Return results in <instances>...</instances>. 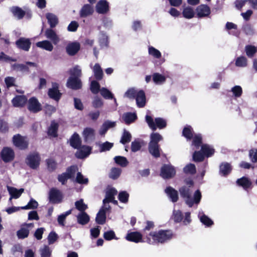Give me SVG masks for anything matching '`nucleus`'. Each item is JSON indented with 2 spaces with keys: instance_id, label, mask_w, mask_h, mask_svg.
Listing matches in <instances>:
<instances>
[{
  "instance_id": "nucleus-52",
  "label": "nucleus",
  "mask_w": 257,
  "mask_h": 257,
  "mask_svg": "<svg viewBox=\"0 0 257 257\" xmlns=\"http://www.w3.org/2000/svg\"><path fill=\"white\" fill-rule=\"evenodd\" d=\"M90 89L93 94H97L100 91V85L96 80H93L91 82Z\"/></svg>"
},
{
  "instance_id": "nucleus-26",
  "label": "nucleus",
  "mask_w": 257,
  "mask_h": 257,
  "mask_svg": "<svg viewBox=\"0 0 257 257\" xmlns=\"http://www.w3.org/2000/svg\"><path fill=\"white\" fill-rule=\"evenodd\" d=\"M165 193L173 202H176L178 200V192L172 187H167L165 189Z\"/></svg>"
},
{
  "instance_id": "nucleus-9",
  "label": "nucleus",
  "mask_w": 257,
  "mask_h": 257,
  "mask_svg": "<svg viewBox=\"0 0 257 257\" xmlns=\"http://www.w3.org/2000/svg\"><path fill=\"white\" fill-rule=\"evenodd\" d=\"M48 95L49 97L58 102L62 96V93L59 90V85L57 83H52V87L49 88L48 91Z\"/></svg>"
},
{
  "instance_id": "nucleus-2",
  "label": "nucleus",
  "mask_w": 257,
  "mask_h": 257,
  "mask_svg": "<svg viewBox=\"0 0 257 257\" xmlns=\"http://www.w3.org/2000/svg\"><path fill=\"white\" fill-rule=\"evenodd\" d=\"M145 118L149 127L153 131H156L157 127L163 129L167 126L166 121L161 117L155 118V121L150 115H147Z\"/></svg>"
},
{
  "instance_id": "nucleus-29",
  "label": "nucleus",
  "mask_w": 257,
  "mask_h": 257,
  "mask_svg": "<svg viewBox=\"0 0 257 257\" xmlns=\"http://www.w3.org/2000/svg\"><path fill=\"white\" fill-rule=\"evenodd\" d=\"M148 150L149 153L155 158H159L160 155V148L159 145L149 144Z\"/></svg>"
},
{
  "instance_id": "nucleus-21",
  "label": "nucleus",
  "mask_w": 257,
  "mask_h": 257,
  "mask_svg": "<svg viewBox=\"0 0 257 257\" xmlns=\"http://www.w3.org/2000/svg\"><path fill=\"white\" fill-rule=\"evenodd\" d=\"M27 98L25 95H17L12 100L15 107H23L27 102Z\"/></svg>"
},
{
  "instance_id": "nucleus-3",
  "label": "nucleus",
  "mask_w": 257,
  "mask_h": 257,
  "mask_svg": "<svg viewBox=\"0 0 257 257\" xmlns=\"http://www.w3.org/2000/svg\"><path fill=\"white\" fill-rule=\"evenodd\" d=\"M12 142L16 148L21 150H25L29 147V143L27 138L19 134L13 137Z\"/></svg>"
},
{
  "instance_id": "nucleus-16",
  "label": "nucleus",
  "mask_w": 257,
  "mask_h": 257,
  "mask_svg": "<svg viewBox=\"0 0 257 257\" xmlns=\"http://www.w3.org/2000/svg\"><path fill=\"white\" fill-rule=\"evenodd\" d=\"M80 49V45L77 42L69 43L66 47V51L69 56H74Z\"/></svg>"
},
{
  "instance_id": "nucleus-8",
  "label": "nucleus",
  "mask_w": 257,
  "mask_h": 257,
  "mask_svg": "<svg viewBox=\"0 0 257 257\" xmlns=\"http://www.w3.org/2000/svg\"><path fill=\"white\" fill-rule=\"evenodd\" d=\"M28 101V109L33 113H37L42 110V105L35 97H31Z\"/></svg>"
},
{
  "instance_id": "nucleus-62",
  "label": "nucleus",
  "mask_w": 257,
  "mask_h": 257,
  "mask_svg": "<svg viewBox=\"0 0 257 257\" xmlns=\"http://www.w3.org/2000/svg\"><path fill=\"white\" fill-rule=\"evenodd\" d=\"M149 54L157 59H159L162 56L161 52L152 46L149 47Z\"/></svg>"
},
{
  "instance_id": "nucleus-56",
  "label": "nucleus",
  "mask_w": 257,
  "mask_h": 257,
  "mask_svg": "<svg viewBox=\"0 0 257 257\" xmlns=\"http://www.w3.org/2000/svg\"><path fill=\"white\" fill-rule=\"evenodd\" d=\"M29 234V230L28 228L24 227L21 228L17 232V235L20 239H24L27 237Z\"/></svg>"
},
{
  "instance_id": "nucleus-61",
  "label": "nucleus",
  "mask_w": 257,
  "mask_h": 257,
  "mask_svg": "<svg viewBox=\"0 0 257 257\" xmlns=\"http://www.w3.org/2000/svg\"><path fill=\"white\" fill-rule=\"evenodd\" d=\"M75 181L80 184H87L88 183V178H84L81 172H78L75 178Z\"/></svg>"
},
{
  "instance_id": "nucleus-38",
  "label": "nucleus",
  "mask_w": 257,
  "mask_h": 257,
  "mask_svg": "<svg viewBox=\"0 0 257 257\" xmlns=\"http://www.w3.org/2000/svg\"><path fill=\"white\" fill-rule=\"evenodd\" d=\"M46 37L53 41L54 44H57L59 41V38L56 33L51 29L46 30L45 32Z\"/></svg>"
},
{
  "instance_id": "nucleus-4",
  "label": "nucleus",
  "mask_w": 257,
  "mask_h": 257,
  "mask_svg": "<svg viewBox=\"0 0 257 257\" xmlns=\"http://www.w3.org/2000/svg\"><path fill=\"white\" fill-rule=\"evenodd\" d=\"M41 157L38 153L29 154L25 160L26 164L32 169H37L40 165Z\"/></svg>"
},
{
  "instance_id": "nucleus-49",
  "label": "nucleus",
  "mask_w": 257,
  "mask_h": 257,
  "mask_svg": "<svg viewBox=\"0 0 257 257\" xmlns=\"http://www.w3.org/2000/svg\"><path fill=\"white\" fill-rule=\"evenodd\" d=\"M132 139V135L131 133L125 130H124L120 142L123 145L129 143Z\"/></svg>"
},
{
  "instance_id": "nucleus-5",
  "label": "nucleus",
  "mask_w": 257,
  "mask_h": 257,
  "mask_svg": "<svg viewBox=\"0 0 257 257\" xmlns=\"http://www.w3.org/2000/svg\"><path fill=\"white\" fill-rule=\"evenodd\" d=\"M176 173V169L173 166L164 164L161 168L160 175L164 179H169L173 178Z\"/></svg>"
},
{
  "instance_id": "nucleus-19",
  "label": "nucleus",
  "mask_w": 257,
  "mask_h": 257,
  "mask_svg": "<svg viewBox=\"0 0 257 257\" xmlns=\"http://www.w3.org/2000/svg\"><path fill=\"white\" fill-rule=\"evenodd\" d=\"M96 11L98 14H104L109 11V5L106 1L100 0L96 5Z\"/></svg>"
},
{
  "instance_id": "nucleus-51",
  "label": "nucleus",
  "mask_w": 257,
  "mask_h": 257,
  "mask_svg": "<svg viewBox=\"0 0 257 257\" xmlns=\"http://www.w3.org/2000/svg\"><path fill=\"white\" fill-rule=\"evenodd\" d=\"M38 203L34 199L31 198L28 204L26 206L21 207V209H34L37 208Z\"/></svg>"
},
{
  "instance_id": "nucleus-43",
  "label": "nucleus",
  "mask_w": 257,
  "mask_h": 257,
  "mask_svg": "<svg viewBox=\"0 0 257 257\" xmlns=\"http://www.w3.org/2000/svg\"><path fill=\"white\" fill-rule=\"evenodd\" d=\"M58 129V124L57 123L53 122L48 128V134L53 137L58 136L57 132Z\"/></svg>"
},
{
  "instance_id": "nucleus-15",
  "label": "nucleus",
  "mask_w": 257,
  "mask_h": 257,
  "mask_svg": "<svg viewBox=\"0 0 257 257\" xmlns=\"http://www.w3.org/2000/svg\"><path fill=\"white\" fill-rule=\"evenodd\" d=\"M91 147L86 145L81 146L79 150L75 153V156L78 159H84L91 154Z\"/></svg>"
},
{
  "instance_id": "nucleus-18",
  "label": "nucleus",
  "mask_w": 257,
  "mask_h": 257,
  "mask_svg": "<svg viewBox=\"0 0 257 257\" xmlns=\"http://www.w3.org/2000/svg\"><path fill=\"white\" fill-rule=\"evenodd\" d=\"M197 15L198 18H203L209 16L210 14V9L206 5H201L197 7Z\"/></svg>"
},
{
  "instance_id": "nucleus-30",
  "label": "nucleus",
  "mask_w": 257,
  "mask_h": 257,
  "mask_svg": "<svg viewBox=\"0 0 257 257\" xmlns=\"http://www.w3.org/2000/svg\"><path fill=\"white\" fill-rule=\"evenodd\" d=\"M93 71L95 78L97 81L101 80L103 77V73L100 65L98 63L95 64Z\"/></svg>"
},
{
  "instance_id": "nucleus-59",
  "label": "nucleus",
  "mask_w": 257,
  "mask_h": 257,
  "mask_svg": "<svg viewBox=\"0 0 257 257\" xmlns=\"http://www.w3.org/2000/svg\"><path fill=\"white\" fill-rule=\"evenodd\" d=\"M98 42L101 49L108 47V38L106 35H102L99 38Z\"/></svg>"
},
{
  "instance_id": "nucleus-12",
  "label": "nucleus",
  "mask_w": 257,
  "mask_h": 257,
  "mask_svg": "<svg viewBox=\"0 0 257 257\" xmlns=\"http://www.w3.org/2000/svg\"><path fill=\"white\" fill-rule=\"evenodd\" d=\"M110 209V205L102 206L96 214L95 218L96 222L100 225L104 224L106 222V212Z\"/></svg>"
},
{
  "instance_id": "nucleus-6",
  "label": "nucleus",
  "mask_w": 257,
  "mask_h": 257,
  "mask_svg": "<svg viewBox=\"0 0 257 257\" xmlns=\"http://www.w3.org/2000/svg\"><path fill=\"white\" fill-rule=\"evenodd\" d=\"M48 195L49 201L52 204H58L62 201L63 195L62 192L56 188H51Z\"/></svg>"
},
{
  "instance_id": "nucleus-55",
  "label": "nucleus",
  "mask_w": 257,
  "mask_h": 257,
  "mask_svg": "<svg viewBox=\"0 0 257 257\" xmlns=\"http://www.w3.org/2000/svg\"><path fill=\"white\" fill-rule=\"evenodd\" d=\"M129 194L125 191H120L118 195V200L123 203H126L128 201Z\"/></svg>"
},
{
  "instance_id": "nucleus-47",
  "label": "nucleus",
  "mask_w": 257,
  "mask_h": 257,
  "mask_svg": "<svg viewBox=\"0 0 257 257\" xmlns=\"http://www.w3.org/2000/svg\"><path fill=\"white\" fill-rule=\"evenodd\" d=\"M193 141L192 142V145L195 146V147L198 149L199 147L202 146V138L200 134L195 135L192 138Z\"/></svg>"
},
{
  "instance_id": "nucleus-58",
  "label": "nucleus",
  "mask_w": 257,
  "mask_h": 257,
  "mask_svg": "<svg viewBox=\"0 0 257 257\" xmlns=\"http://www.w3.org/2000/svg\"><path fill=\"white\" fill-rule=\"evenodd\" d=\"M247 59L245 57L241 56L237 57L235 61V65L237 67H245L247 66Z\"/></svg>"
},
{
  "instance_id": "nucleus-1",
  "label": "nucleus",
  "mask_w": 257,
  "mask_h": 257,
  "mask_svg": "<svg viewBox=\"0 0 257 257\" xmlns=\"http://www.w3.org/2000/svg\"><path fill=\"white\" fill-rule=\"evenodd\" d=\"M174 234L172 230L160 229L151 232L146 238V242L151 244L164 243L171 240Z\"/></svg>"
},
{
  "instance_id": "nucleus-39",
  "label": "nucleus",
  "mask_w": 257,
  "mask_h": 257,
  "mask_svg": "<svg viewBox=\"0 0 257 257\" xmlns=\"http://www.w3.org/2000/svg\"><path fill=\"white\" fill-rule=\"evenodd\" d=\"M47 169L49 172H53L57 168V163L53 159H47L46 160Z\"/></svg>"
},
{
  "instance_id": "nucleus-32",
  "label": "nucleus",
  "mask_w": 257,
  "mask_h": 257,
  "mask_svg": "<svg viewBox=\"0 0 257 257\" xmlns=\"http://www.w3.org/2000/svg\"><path fill=\"white\" fill-rule=\"evenodd\" d=\"M77 222L79 224L84 225L87 224L90 220L89 215L85 212H82L77 216Z\"/></svg>"
},
{
  "instance_id": "nucleus-14",
  "label": "nucleus",
  "mask_w": 257,
  "mask_h": 257,
  "mask_svg": "<svg viewBox=\"0 0 257 257\" xmlns=\"http://www.w3.org/2000/svg\"><path fill=\"white\" fill-rule=\"evenodd\" d=\"M18 48L25 51H28L31 46L30 40L28 38L21 37L16 42Z\"/></svg>"
},
{
  "instance_id": "nucleus-35",
  "label": "nucleus",
  "mask_w": 257,
  "mask_h": 257,
  "mask_svg": "<svg viewBox=\"0 0 257 257\" xmlns=\"http://www.w3.org/2000/svg\"><path fill=\"white\" fill-rule=\"evenodd\" d=\"M182 136L187 140H191L194 136V131L190 125L185 126L182 131Z\"/></svg>"
},
{
  "instance_id": "nucleus-42",
  "label": "nucleus",
  "mask_w": 257,
  "mask_h": 257,
  "mask_svg": "<svg viewBox=\"0 0 257 257\" xmlns=\"http://www.w3.org/2000/svg\"><path fill=\"white\" fill-rule=\"evenodd\" d=\"M78 170V167L76 165H71L66 169L65 172L70 179H73L75 173Z\"/></svg>"
},
{
  "instance_id": "nucleus-37",
  "label": "nucleus",
  "mask_w": 257,
  "mask_h": 257,
  "mask_svg": "<svg viewBox=\"0 0 257 257\" xmlns=\"http://www.w3.org/2000/svg\"><path fill=\"white\" fill-rule=\"evenodd\" d=\"M11 12L13 15L16 17L18 19H23L26 14V13L24 10L17 6L13 7L11 9Z\"/></svg>"
},
{
  "instance_id": "nucleus-41",
  "label": "nucleus",
  "mask_w": 257,
  "mask_h": 257,
  "mask_svg": "<svg viewBox=\"0 0 257 257\" xmlns=\"http://www.w3.org/2000/svg\"><path fill=\"white\" fill-rule=\"evenodd\" d=\"M245 51L249 58H252L257 52V47L251 45H247L245 47Z\"/></svg>"
},
{
  "instance_id": "nucleus-44",
  "label": "nucleus",
  "mask_w": 257,
  "mask_h": 257,
  "mask_svg": "<svg viewBox=\"0 0 257 257\" xmlns=\"http://www.w3.org/2000/svg\"><path fill=\"white\" fill-rule=\"evenodd\" d=\"M100 94L105 99H114V101L116 102V98L114 97L113 94L106 88L102 87L100 89Z\"/></svg>"
},
{
  "instance_id": "nucleus-54",
  "label": "nucleus",
  "mask_w": 257,
  "mask_h": 257,
  "mask_svg": "<svg viewBox=\"0 0 257 257\" xmlns=\"http://www.w3.org/2000/svg\"><path fill=\"white\" fill-rule=\"evenodd\" d=\"M183 171L185 174L194 175L196 172V167L193 164H189L183 168Z\"/></svg>"
},
{
  "instance_id": "nucleus-48",
  "label": "nucleus",
  "mask_w": 257,
  "mask_h": 257,
  "mask_svg": "<svg viewBox=\"0 0 257 257\" xmlns=\"http://www.w3.org/2000/svg\"><path fill=\"white\" fill-rule=\"evenodd\" d=\"M114 160L116 164L122 167H126L128 163L126 158L122 156H115L114 158Z\"/></svg>"
},
{
  "instance_id": "nucleus-45",
  "label": "nucleus",
  "mask_w": 257,
  "mask_h": 257,
  "mask_svg": "<svg viewBox=\"0 0 257 257\" xmlns=\"http://www.w3.org/2000/svg\"><path fill=\"white\" fill-rule=\"evenodd\" d=\"M172 219L175 223H180L183 219V214L180 210H174L173 212Z\"/></svg>"
},
{
  "instance_id": "nucleus-7",
  "label": "nucleus",
  "mask_w": 257,
  "mask_h": 257,
  "mask_svg": "<svg viewBox=\"0 0 257 257\" xmlns=\"http://www.w3.org/2000/svg\"><path fill=\"white\" fill-rule=\"evenodd\" d=\"M181 196L185 199L186 203L191 207L193 205V201L191 198L192 192L190 189L187 186H184L179 190Z\"/></svg>"
},
{
  "instance_id": "nucleus-57",
  "label": "nucleus",
  "mask_w": 257,
  "mask_h": 257,
  "mask_svg": "<svg viewBox=\"0 0 257 257\" xmlns=\"http://www.w3.org/2000/svg\"><path fill=\"white\" fill-rule=\"evenodd\" d=\"M205 156L201 151H195L193 155V159L195 162H200L204 160Z\"/></svg>"
},
{
  "instance_id": "nucleus-24",
  "label": "nucleus",
  "mask_w": 257,
  "mask_h": 257,
  "mask_svg": "<svg viewBox=\"0 0 257 257\" xmlns=\"http://www.w3.org/2000/svg\"><path fill=\"white\" fill-rule=\"evenodd\" d=\"M94 11L92 6L89 4H85L81 8L79 12L81 18H86L92 15Z\"/></svg>"
},
{
  "instance_id": "nucleus-25",
  "label": "nucleus",
  "mask_w": 257,
  "mask_h": 257,
  "mask_svg": "<svg viewBox=\"0 0 257 257\" xmlns=\"http://www.w3.org/2000/svg\"><path fill=\"white\" fill-rule=\"evenodd\" d=\"M232 170L231 165L227 162L222 163L219 166V173L222 176H226Z\"/></svg>"
},
{
  "instance_id": "nucleus-53",
  "label": "nucleus",
  "mask_w": 257,
  "mask_h": 257,
  "mask_svg": "<svg viewBox=\"0 0 257 257\" xmlns=\"http://www.w3.org/2000/svg\"><path fill=\"white\" fill-rule=\"evenodd\" d=\"M121 170L118 168H112L111 169L109 175L110 178L115 180L117 179L120 175Z\"/></svg>"
},
{
  "instance_id": "nucleus-20",
  "label": "nucleus",
  "mask_w": 257,
  "mask_h": 257,
  "mask_svg": "<svg viewBox=\"0 0 257 257\" xmlns=\"http://www.w3.org/2000/svg\"><path fill=\"white\" fill-rule=\"evenodd\" d=\"M82 141L79 135L74 133L70 139V145L74 149H79L81 146Z\"/></svg>"
},
{
  "instance_id": "nucleus-60",
  "label": "nucleus",
  "mask_w": 257,
  "mask_h": 257,
  "mask_svg": "<svg viewBox=\"0 0 257 257\" xmlns=\"http://www.w3.org/2000/svg\"><path fill=\"white\" fill-rule=\"evenodd\" d=\"M75 205L76 208L81 212H85V210L87 208V205L84 203L83 200L82 199L76 201L75 202Z\"/></svg>"
},
{
  "instance_id": "nucleus-22",
  "label": "nucleus",
  "mask_w": 257,
  "mask_h": 257,
  "mask_svg": "<svg viewBox=\"0 0 257 257\" xmlns=\"http://www.w3.org/2000/svg\"><path fill=\"white\" fill-rule=\"evenodd\" d=\"M136 100L137 106L139 107H143L145 106L146 103V98L145 93L144 90H140L137 92L136 97Z\"/></svg>"
},
{
  "instance_id": "nucleus-36",
  "label": "nucleus",
  "mask_w": 257,
  "mask_h": 257,
  "mask_svg": "<svg viewBox=\"0 0 257 257\" xmlns=\"http://www.w3.org/2000/svg\"><path fill=\"white\" fill-rule=\"evenodd\" d=\"M36 46L49 51H52L53 49V45L50 41L47 40L38 42L36 43Z\"/></svg>"
},
{
  "instance_id": "nucleus-40",
  "label": "nucleus",
  "mask_w": 257,
  "mask_h": 257,
  "mask_svg": "<svg viewBox=\"0 0 257 257\" xmlns=\"http://www.w3.org/2000/svg\"><path fill=\"white\" fill-rule=\"evenodd\" d=\"M150 140L149 144L159 145V142L163 140V137L158 133H152L150 135Z\"/></svg>"
},
{
  "instance_id": "nucleus-50",
  "label": "nucleus",
  "mask_w": 257,
  "mask_h": 257,
  "mask_svg": "<svg viewBox=\"0 0 257 257\" xmlns=\"http://www.w3.org/2000/svg\"><path fill=\"white\" fill-rule=\"evenodd\" d=\"M12 69L14 70L20 71L23 72H29V67L23 64H17L15 63L12 65Z\"/></svg>"
},
{
  "instance_id": "nucleus-13",
  "label": "nucleus",
  "mask_w": 257,
  "mask_h": 257,
  "mask_svg": "<svg viewBox=\"0 0 257 257\" xmlns=\"http://www.w3.org/2000/svg\"><path fill=\"white\" fill-rule=\"evenodd\" d=\"M117 191L115 188H111L106 194V197L103 200V206H105L106 203H112L114 205H117L118 202L115 200L114 196L117 194Z\"/></svg>"
},
{
  "instance_id": "nucleus-63",
  "label": "nucleus",
  "mask_w": 257,
  "mask_h": 257,
  "mask_svg": "<svg viewBox=\"0 0 257 257\" xmlns=\"http://www.w3.org/2000/svg\"><path fill=\"white\" fill-rule=\"evenodd\" d=\"M182 13L184 17L187 19L192 18L194 16V11L193 9L190 7L185 8Z\"/></svg>"
},
{
  "instance_id": "nucleus-23",
  "label": "nucleus",
  "mask_w": 257,
  "mask_h": 257,
  "mask_svg": "<svg viewBox=\"0 0 257 257\" xmlns=\"http://www.w3.org/2000/svg\"><path fill=\"white\" fill-rule=\"evenodd\" d=\"M7 189L10 195H11V197L9 199L10 200H11L12 198H19L24 191V189L23 188L17 189L14 187L9 186H7Z\"/></svg>"
},
{
  "instance_id": "nucleus-33",
  "label": "nucleus",
  "mask_w": 257,
  "mask_h": 257,
  "mask_svg": "<svg viewBox=\"0 0 257 257\" xmlns=\"http://www.w3.org/2000/svg\"><path fill=\"white\" fill-rule=\"evenodd\" d=\"M46 17L51 28L55 27L58 24V19L55 15L48 13L46 14Z\"/></svg>"
},
{
  "instance_id": "nucleus-28",
  "label": "nucleus",
  "mask_w": 257,
  "mask_h": 257,
  "mask_svg": "<svg viewBox=\"0 0 257 257\" xmlns=\"http://www.w3.org/2000/svg\"><path fill=\"white\" fill-rule=\"evenodd\" d=\"M236 183L238 186H241L244 190H247L252 184L251 181L247 177L244 176L238 179Z\"/></svg>"
},
{
  "instance_id": "nucleus-17",
  "label": "nucleus",
  "mask_w": 257,
  "mask_h": 257,
  "mask_svg": "<svg viewBox=\"0 0 257 257\" xmlns=\"http://www.w3.org/2000/svg\"><path fill=\"white\" fill-rule=\"evenodd\" d=\"M125 239L129 241L138 243L143 241V235L138 231L130 232L127 233Z\"/></svg>"
},
{
  "instance_id": "nucleus-64",
  "label": "nucleus",
  "mask_w": 257,
  "mask_h": 257,
  "mask_svg": "<svg viewBox=\"0 0 257 257\" xmlns=\"http://www.w3.org/2000/svg\"><path fill=\"white\" fill-rule=\"evenodd\" d=\"M200 220L203 224L208 227L211 226L213 224V221L205 214L200 217Z\"/></svg>"
},
{
  "instance_id": "nucleus-27",
  "label": "nucleus",
  "mask_w": 257,
  "mask_h": 257,
  "mask_svg": "<svg viewBox=\"0 0 257 257\" xmlns=\"http://www.w3.org/2000/svg\"><path fill=\"white\" fill-rule=\"evenodd\" d=\"M84 141L87 142L89 140L93 139L95 136L94 130L91 127H85L82 133Z\"/></svg>"
},
{
  "instance_id": "nucleus-34",
  "label": "nucleus",
  "mask_w": 257,
  "mask_h": 257,
  "mask_svg": "<svg viewBox=\"0 0 257 257\" xmlns=\"http://www.w3.org/2000/svg\"><path fill=\"white\" fill-rule=\"evenodd\" d=\"M122 118L125 124H130L137 119V116L135 113L127 112L124 114Z\"/></svg>"
},
{
  "instance_id": "nucleus-10",
  "label": "nucleus",
  "mask_w": 257,
  "mask_h": 257,
  "mask_svg": "<svg viewBox=\"0 0 257 257\" xmlns=\"http://www.w3.org/2000/svg\"><path fill=\"white\" fill-rule=\"evenodd\" d=\"M1 155L2 159L5 163L11 162L15 158L14 151L9 147H4L1 151Z\"/></svg>"
},
{
  "instance_id": "nucleus-46",
  "label": "nucleus",
  "mask_w": 257,
  "mask_h": 257,
  "mask_svg": "<svg viewBox=\"0 0 257 257\" xmlns=\"http://www.w3.org/2000/svg\"><path fill=\"white\" fill-rule=\"evenodd\" d=\"M153 80L156 84H162L166 81L165 76L159 73H155L152 75Z\"/></svg>"
},
{
  "instance_id": "nucleus-31",
  "label": "nucleus",
  "mask_w": 257,
  "mask_h": 257,
  "mask_svg": "<svg viewBox=\"0 0 257 257\" xmlns=\"http://www.w3.org/2000/svg\"><path fill=\"white\" fill-rule=\"evenodd\" d=\"M201 150L205 157L207 158L211 157L215 153V150L208 144H203Z\"/></svg>"
},
{
  "instance_id": "nucleus-11",
  "label": "nucleus",
  "mask_w": 257,
  "mask_h": 257,
  "mask_svg": "<svg viewBox=\"0 0 257 257\" xmlns=\"http://www.w3.org/2000/svg\"><path fill=\"white\" fill-rule=\"evenodd\" d=\"M66 86L73 90H78L82 88V82L79 78L69 77L67 80Z\"/></svg>"
}]
</instances>
